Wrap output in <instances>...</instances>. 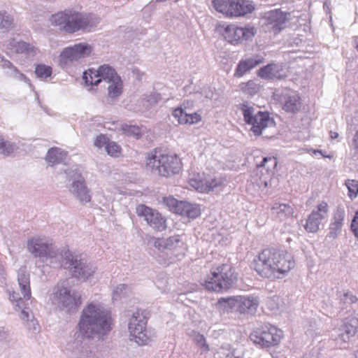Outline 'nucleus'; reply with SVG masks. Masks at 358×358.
I'll list each match as a JSON object with an SVG mask.
<instances>
[{"instance_id": "1", "label": "nucleus", "mask_w": 358, "mask_h": 358, "mask_svg": "<svg viewBox=\"0 0 358 358\" xmlns=\"http://www.w3.org/2000/svg\"><path fill=\"white\" fill-rule=\"evenodd\" d=\"M110 329V314L102 304L92 302L83 309L78 323V331L82 338L103 339Z\"/></svg>"}, {"instance_id": "2", "label": "nucleus", "mask_w": 358, "mask_h": 358, "mask_svg": "<svg viewBox=\"0 0 358 358\" xmlns=\"http://www.w3.org/2000/svg\"><path fill=\"white\" fill-rule=\"evenodd\" d=\"M295 266L294 259L285 250L267 248L262 250L252 263V267L262 277L279 279Z\"/></svg>"}, {"instance_id": "3", "label": "nucleus", "mask_w": 358, "mask_h": 358, "mask_svg": "<svg viewBox=\"0 0 358 358\" xmlns=\"http://www.w3.org/2000/svg\"><path fill=\"white\" fill-rule=\"evenodd\" d=\"M100 22V17L94 13L79 12L70 8L57 12L50 17V22L52 26L69 34L79 31H92Z\"/></svg>"}, {"instance_id": "4", "label": "nucleus", "mask_w": 358, "mask_h": 358, "mask_svg": "<svg viewBox=\"0 0 358 358\" xmlns=\"http://www.w3.org/2000/svg\"><path fill=\"white\" fill-rule=\"evenodd\" d=\"M17 282L18 287L10 294V300L15 310H20V319L27 322L34 318V315L26 303L31 298V289L29 274L24 267L20 268L17 272Z\"/></svg>"}, {"instance_id": "5", "label": "nucleus", "mask_w": 358, "mask_h": 358, "mask_svg": "<svg viewBox=\"0 0 358 358\" xmlns=\"http://www.w3.org/2000/svg\"><path fill=\"white\" fill-rule=\"evenodd\" d=\"M181 166L180 159L176 155L164 154L157 150L148 153L145 159L148 171L164 177L178 173Z\"/></svg>"}, {"instance_id": "6", "label": "nucleus", "mask_w": 358, "mask_h": 358, "mask_svg": "<svg viewBox=\"0 0 358 358\" xmlns=\"http://www.w3.org/2000/svg\"><path fill=\"white\" fill-rule=\"evenodd\" d=\"M236 280V275L231 265L222 264L212 267L202 285L208 291L220 292L229 289Z\"/></svg>"}, {"instance_id": "7", "label": "nucleus", "mask_w": 358, "mask_h": 358, "mask_svg": "<svg viewBox=\"0 0 358 358\" xmlns=\"http://www.w3.org/2000/svg\"><path fill=\"white\" fill-rule=\"evenodd\" d=\"M27 250L35 257L53 266H59L63 259L64 250L58 249L55 245L44 241L40 238H33L27 241Z\"/></svg>"}, {"instance_id": "8", "label": "nucleus", "mask_w": 358, "mask_h": 358, "mask_svg": "<svg viewBox=\"0 0 358 358\" xmlns=\"http://www.w3.org/2000/svg\"><path fill=\"white\" fill-rule=\"evenodd\" d=\"M59 266L70 270L73 277L85 281L93 276L96 267L80 256L73 255L69 250H64L63 259Z\"/></svg>"}, {"instance_id": "9", "label": "nucleus", "mask_w": 358, "mask_h": 358, "mask_svg": "<svg viewBox=\"0 0 358 358\" xmlns=\"http://www.w3.org/2000/svg\"><path fill=\"white\" fill-rule=\"evenodd\" d=\"M239 108L242 111L245 122L252 125L250 130L255 136L261 135L266 127L273 126V120L267 112L255 113V108L248 103L240 104Z\"/></svg>"}, {"instance_id": "10", "label": "nucleus", "mask_w": 358, "mask_h": 358, "mask_svg": "<svg viewBox=\"0 0 358 358\" xmlns=\"http://www.w3.org/2000/svg\"><path fill=\"white\" fill-rule=\"evenodd\" d=\"M154 246L161 252L164 253L170 262H173L175 259L182 257L187 250L185 243L179 235H174L167 238H156Z\"/></svg>"}, {"instance_id": "11", "label": "nucleus", "mask_w": 358, "mask_h": 358, "mask_svg": "<svg viewBox=\"0 0 358 358\" xmlns=\"http://www.w3.org/2000/svg\"><path fill=\"white\" fill-rule=\"evenodd\" d=\"M215 10L229 17H240L252 13L255 6L248 0H213Z\"/></svg>"}, {"instance_id": "12", "label": "nucleus", "mask_w": 358, "mask_h": 358, "mask_svg": "<svg viewBox=\"0 0 358 358\" xmlns=\"http://www.w3.org/2000/svg\"><path fill=\"white\" fill-rule=\"evenodd\" d=\"M53 294L55 303L69 313L75 311L81 303L80 294L76 291L71 292L65 282L57 284Z\"/></svg>"}, {"instance_id": "13", "label": "nucleus", "mask_w": 358, "mask_h": 358, "mask_svg": "<svg viewBox=\"0 0 358 358\" xmlns=\"http://www.w3.org/2000/svg\"><path fill=\"white\" fill-rule=\"evenodd\" d=\"M357 329L358 314L354 312L345 317L341 324L332 330L331 336L337 344L342 345L350 342L356 334Z\"/></svg>"}, {"instance_id": "14", "label": "nucleus", "mask_w": 358, "mask_h": 358, "mask_svg": "<svg viewBox=\"0 0 358 358\" xmlns=\"http://www.w3.org/2000/svg\"><path fill=\"white\" fill-rule=\"evenodd\" d=\"M147 319L143 311L134 312L129 322L128 329L131 337L139 345H144L150 341V337L146 333Z\"/></svg>"}, {"instance_id": "15", "label": "nucleus", "mask_w": 358, "mask_h": 358, "mask_svg": "<svg viewBox=\"0 0 358 358\" xmlns=\"http://www.w3.org/2000/svg\"><path fill=\"white\" fill-rule=\"evenodd\" d=\"M291 20V13L280 9H274L264 13V24L266 28L274 34H279L287 25Z\"/></svg>"}, {"instance_id": "16", "label": "nucleus", "mask_w": 358, "mask_h": 358, "mask_svg": "<svg viewBox=\"0 0 358 358\" xmlns=\"http://www.w3.org/2000/svg\"><path fill=\"white\" fill-rule=\"evenodd\" d=\"M69 178V192L73 196L77 199L80 203H88L91 200L90 191L86 186L85 178L77 171H70L67 173Z\"/></svg>"}, {"instance_id": "17", "label": "nucleus", "mask_w": 358, "mask_h": 358, "mask_svg": "<svg viewBox=\"0 0 358 358\" xmlns=\"http://www.w3.org/2000/svg\"><path fill=\"white\" fill-rule=\"evenodd\" d=\"M136 213L153 229L159 231L166 229V219L157 210L144 204H138L136 207Z\"/></svg>"}, {"instance_id": "18", "label": "nucleus", "mask_w": 358, "mask_h": 358, "mask_svg": "<svg viewBox=\"0 0 358 358\" xmlns=\"http://www.w3.org/2000/svg\"><path fill=\"white\" fill-rule=\"evenodd\" d=\"M115 76H118L117 73L108 64L101 65L97 69H90L83 73V80L87 85H97L102 80L108 83Z\"/></svg>"}, {"instance_id": "19", "label": "nucleus", "mask_w": 358, "mask_h": 358, "mask_svg": "<svg viewBox=\"0 0 358 358\" xmlns=\"http://www.w3.org/2000/svg\"><path fill=\"white\" fill-rule=\"evenodd\" d=\"M282 336L281 330L275 327H266L265 329L250 334V340L262 347L268 348L278 344Z\"/></svg>"}, {"instance_id": "20", "label": "nucleus", "mask_w": 358, "mask_h": 358, "mask_svg": "<svg viewBox=\"0 0 358 358\" xmlns=\"http://www.w3.org/2000/svg\"><path fill=\"white\" fill-rule=\"evenodd\" d=\"M257 33L256 29L252 26L239 27L235 24L227 25L222 32L226 41L231 43L241 42L252 39Z\"/></svg>"}, {"instance_id": "21", "label": "nucleus", "mask_w": 358, "mask_h": 358, "mask_svg": "<svg viewBox=\"0 0 358 358\" xmlns=\"http://www.w3.org/2000/svg\"><path fill=\"white\" fill-rule=\"evenodd\" d=\"M92 50V47L88 43H80L64 48L60 53V60L64 64L78 61L90 56Z\"/></svg>"}, {"instance_id": "22", "label": "nucleus", "mask_w": 358, "mask_h": 358, "mask_svg": "<svg viewBox=\"0 0 358 358\" xmlns=\"http://www.w3.org/2000/svg\"><path fill=\"white\" fill-rule=\"evenodd\" d=\"M276 96L282 109L287 113H296L301 108L302 102L299 94L293 90L285 89Z\"/></svg>"}, {"instance_id": "23", "label": "nucleus", "mask_w": 358, "mask_h": 358, "mask_svg": "<svg viewBox=\"0 0 358 358\" xmlns=\"http://www.w3.org/2000/svg\"><path fill=\"white\" fill-rule=\"evenodd\" d=\"M257 297L250 296H238L237 311L240 313L254 314L259 306Z\"/></svg>"}, {"instance_id": "24", "label": "nucleus", "mask_w": 358, "mask_h": 358, "mask_svg": "<svg viewBox=\"0 0 358 358\" xmlns=\"http://www.w3.org/2000/svg\"><path fill=\"white\" fill-rule=\"evenodd\" d=\"M345 216V210L343 208L338 206L334 213L333 217L329 225V237L335 238L338 236L343 226Z\"/></svg>"}, {"instance_id": "25", "label": "nucleus", "mask_w": 358, "mask_h": 358, "mask_svg": "<svg viewBox=\"0 0 358 358\" xmlns=\"http://www.w3.org/2000/svg\"><path fill=\"white\" fill-rule=\"evenodd\" d=\"M259 76L267 80L282 79L285 77L281 66L277 64H268L261 68L258 73Z\"/></svg>"}, {"instance_id": "26", "label": "nucleus", "mask_w": 358, "mask_h": 358, "mask_svg": "<svg viewBox=\"0 0 358 358\" xmlns=\"http://www.w3.org/2000/svg\"><path fill=\"white\" fill-rule=\"evenodd\" d=\"M271 212L273 215L280 220H284L288 217H292L294 210L288 203L275 202L271 207Z\"/></svg>"}, {"instance_id": "27", "label": "nucleus", "mask_w": 358, "mask_h": 358, "mask_svg": "<svg viewBox=\"0 0 358 358\" xmlns=\"http://www.w3.org/2000/svg\"><path fill=\"white\" fill-rule=\"evenodd\" d=\"M205 179L203 174L192 171L189 173L187 182L196 191L206 193L209 192V189L205 186Z\"/></svg>"}, {"instance_id": "28", "label": "nucleus", "mask_w": 358, "mask_h": 358, "mask_svg": "<svg viewBox=\"0 0 358 358\" xmlns=\"http://www.w3.org/2000/svg\"><path fill=\"white\" fill-rule=\"evenodd\" d=\"M178 214L194 219L200 215L201 210L195 203L181 201L178 206Z\"/></svg>"}, {"instance_id": "29", "label": "nucleus", "mask_w": 358, "mask_h": 358, "mask_svg": "<svg viewBox=\"0 0 358 358\" xmlns=\"http://www.w3.org/2000/svg\"><path fill=\"white\" fill-rule=\"evenodd\" d=\"M238 296L227 298H220L215 304L216 308L223 312L232 310L237 311Z\"/></svg>"}, {"instance_id": "30", "label": "nucleus", "mask_w": 358, "mask_h": 358, "mask_svg": "<svg viewBox=\"0 0 358 358\" xmlns=\"http://www.w3.org/2000/svg\"><path fill=\"white\" fill-rule=\"evenodd\" d=\"M66 152L58 148H50L46 155V161L53 165L62 162L66 157Z\"/></svg>"}, {"instance_id": "31", "label": "nucleus", "mask_w": 358, "mask_h": 358, "mask_svg": "<svg viewBox=\"0 0 358 358\" xmlns=\"http://www.w3.org/2000/svg\"><path fill=\"white\" fill-rule=\"evenodd\" d=\"M108 83V94L110 97L116 98L122 94V83L119 76H115V78Z\"/></svg>"}, {"instance_id": "32", "label": "nucleus", "mask_w": 358, "mask_h": 358, "mask_svg": "<svg viewBox=\"0 0 358 358\" xmlns=\"http://www.w3.org/2000/svg\"><path fill=\"white\" fill-rule=\"evenodd\" d=\"M262 85L257 80H251L242 83L239 85L240 90L245 94L252 96L259 92Z\"/></svg>"}, {"instance_id": "33", "label": "nucleus", "mask_w": 358, "mask_h": 358, "mask_svg": "<svg viewBox=\"0 0 358 358\" xmlns=\"http://www.w3.org/2000/svg\"><path fill=\"white\" fill-rule=\"evenodd\" d=\"M74 344V352L78 354L80 358H90L92 357V352L87 342L77 341Z\"/></svg>"}, {"instance_id": "34", "label": "nucleus", "mask_w": 358, "mask_h": 358, "mask_svg": "<svg viewBox=\"0 0 358 358\" xmlns=\"http://www.w3.org/2000/svg\"><path fill=\"white\" fill-rule=\"evenodd\" d=\"M329 213V206L327 202L322 201L317 205L311 214L321 222L326 219Z\"/></svg>"}, {"instance_id": "35", "label": "nucleus", "mask_w": 358, "mask_h": 358, "mask_svg": "<svg viewBox=\"0 0 358 358\" xmlns=\"http://www.w3.org/2000/svg\"><path fill=\"white\" fill-rule=\"evenodd\" d=\"M193 341L195 344L199 348L201 354L207 353L209 352L210 348L206 343V338L203 334L198 332L193 333Z\"/></svg>"}, {"instance_id": "36", "label": "nucleus", "mask_w": 358, "mask_h": 358, "mask_svg": "<svg viewBox=\"0 0 358 358\" xmlns=\"http://www.w3.org/2000/svg\"><path fill=\"white\" fill-rule=\"evenodd\" d=\"M17 149V145L0 136V153L4 155H10Z\"/></svg>"}, {"instance_id": "37", "label": "nucleus", "mask_w": 358, "mask_h": 358, "mask_svg": "<svg viewBox=\"0 0 358 358\" xmlns=\"http://www.w3.org/2000/svg\"><path fill=\"white\" fill-rule=\"evenodd\" d=\"M13 18L6 11H0V29L8 31L13 27Z\"/></svg>"}, {"instance_id": "38", "label": "nucleus", "mask_w": 358, "mask_h": 358, "mask_svg": "<svg viewBox=\"0 0 358 358\" xmlns=\"http://www.w3.org/2000/svg\"><path fill=\"white\" fill-rule=\"evenodd\" d=\"M321 223L322 222L320 220L310 214L306 220L304 227L308 232L315 233L319 230Z\"/></svg>"}, {"instance_id": "39", "label": "nucleus", "mask_w": 358, "mask_h": 358, "mask_svg": "<svg viewBox=\"0 0 358 358\" xmlns=\"http://www.w3.org/2000/svg\"><path fill=\"white\" fill-rule=\"evenodd\" d=\"M122 130L127 136L138 138L141 136V129L136 125L124 124L122 126Z\"/></svg>"}, {"instance_id": "40", "label": "nucleus", "mask_w": 358, "mask_h": 358, "mask_svg": "<svg viewBox=\"0 0 358 358\" xmlns=\"http://www.w3.org/2000/svg\"><path fill=\"white\" fill-rule=\"evenodd\" d=\"M35 73L37 77L45 79L51 76L52 69L44 64H39L36 66Z\"/></svg>"}, {"instance_id": "41", "label": "nucleus", "mask_w": 358, "mask_h": 358, "mask_svg": "<svg viewBox=\"0 0 358 358\" xmlns=\"http://www.w3.org/2000/svg\"><path fill=\"white\" fill-rule=\"evenodd\" d=\"M105 149L107 153L112 157H119L121 153L120 146L114 141H109Z\"/></svg>"}, {"instance_id": "42", "label": "nucleus", "mask_w": 358, "mask_h": 358, "mask_svg": "<svg viewBox=\"0 0 358 358\" xmlns=\"http://www.w3.org/2000/svg\"><path fill=\"white\" fill-rule=\"evenodd\" d=\"M172 115L177 120L179 124H187L188 120L186 119L187 113L184 111V109L182 107L175 108Z\"/></svg>"}, {"instance_id": "43", "label": "nucleus", "mask_w": 358, "mask_h": 358, "mask_svg": "<svg viewBox=\"0 0 358 358\" xmlns=\"http://www.w3.org/2000/svg\"><path fill=\"white\" fill-rule=\"evenodd\" d=\"M345 185L348 189V194L351 199L357 196L358 194V181L355 180H347Z\"/></svg>"}, {"instance_id": "44", "label": "nucleus", "mask_w": 358, "mask_h": 358, "mask_svg": "<svg viewBox=\"0 0 358 358\" xmlns=\"http://www.w3.org/2000/svg\"><path fill=\"white\" fill-rule=\"evenodd\" d=\"M196 96H199V99L202 102H205L208 100H211L213 98L214 92L210 87H203L199 93H196Z\"/></svg>"}, {"instance_id": "45", "label": "nucleus", "mask_w": 358, "mask_h": 358, "mask_svg": "<svg viewBox=\"0 0 358 358\" xmlns=\"http://www.w3.org/2000/svg\"><path fill=\"white\" fill-rule=\"evenodd\" d=\"M251 69L248 65L245 60H241L239 62L234 73V76L241 78L248 71H250Z\"/></svg>"}, {"instance_id": "46", "label": "nucleus", "mask_w": 358, "mask_h": 358, "mask_svg": "<svg viewBox=\"0 0 358 358\" xmlns=\"http://www.w3.org/2000/svg\"><path fill=\"white\" fill-rule=\"evenodd\" d=\"M163 202L169 208L171 211H173V213L178 214V208L179 204L180 203V201H178L172 196H169L164 198Z\"/></svg>"}, {"instance_id": "47", "label": "nucleus", "mask_w": 358, "mask_h": 358, "mask_svg": "<svg viewBox=\"0 0 358 358\" xmlns=\"http://www.w3.org/2000/svg\"><path fill=\"white\" fill-rule=\"evenodd\" d=\"M8 75L16 80L22 81L28 85H30V80L27 76L22 73L20 72L17 68H13L10 71L7 72Z\"/></svg>"}, {"instance_id": "48", "label": "nucleus", "mask_w": 358, "mask_h": 358, "mask_svg": "<svg viewBox=\"0 0 358 358\" xmlns=\"http://www.w3.org/2000/svg\"><path fill=\"white\" fill-rule=\"evenodd\" d=\"M222 184V180L218 178H209L205 179V186H208L207 187L210 191L214 190L216 187L221 186Z\"/></svg>"}, {"instance_id": "49", "label": "nucleus", "mask_w": 358, "mask_h": 358, "mask_svg": "<svg viewBox=\"0 0 358 358\" xmlns=\"http://www.w3.org/2000/svg\"><path fill=\"white\" fill-rule=\"evenodd\" d=\"M129 289V287L125 284L117 285L113 290V298L117 299V297H120L127 294Z\"/></svg>"}, {"instance_id": "50", "label": "nucleus", "mask_w": 358, "mask_h": 358, "mask_svg": "<svg viewBox=\"0 0 358 358\" xmlns=\"http://www.w3.org/2000/svg\"><path fill=\"white\" fill-rule=\"evenodd\" d=\"M277 165V162L275 158L273 157H264L261 162L260 164L258 165L259 167H264L268 170L271 166L274 168Z\"/></svg>"}, {"instance_id": "51", "label": "nucleus", "mask_w": 358, "mask_h": 358, "mask_svg": "<svg viewBox=\"0 0 358 358\" xmlns=\"http://www.w3.org/2000/svg\"><path fill=\"white\" fill-rule=\"evenodd\" d=\"M108 142L109 140L106 135L99 134L96 137L94 142V145L98 148H101L103 146L106 147Z\"/></svg>"}, {"instance_id": "52", "label": "nucleus", "mask_w": 358, "mask_h": 358, "mask_svg": "<svg viewBox=\"0 0 358 358\" xmlns=\"http://www.w3.org/2000/svg\"><path fill=\"white\" fill-rule=\"evenodd\" d=\"M248 65L251 69L263 63L264 58L262 56L256 55L253 57L245 59Z\"/></svg>"}, {"instance_id": "53", "label": "nucleus", "mask_w": 358, "mask_h": 358, "mask_svg": "<svg viewBox=\"0 0 358 358\" xmlns=\"http://www.w3.org/2000/svg\"><path fill=\"white\" fill-rule=\"evenodd\" d=\"M341 301L345 303L352 304L356 303L358 301V299L351 292H346L341 296Z\"/></svg>"}, {"instance_id": "54", "label": "nucleus", "mask_w": 358, "mask_h": 358, "mask_svg": "<svg viewBox=\"0 0 358 358\" xmlns=\"http://www.w3.org/2000/svg\"><path fill=\"white\" fill-rule=\"evenodd\" d=\"M27 329L34 334H38L40 331V327L34 317L26 322Z\"/></svg>"}, {"instance_id": "55", "label": "nucleus", "mask_w": 358, "mask_h": 358, "mask_svg": "<svg viewBox=\"0 0 358 358\" xmlns=\"http://www.w3.org/2000/svg\"><path fill=\"white\" fill-rule=\"evenodd\" d=\"M15 48V51L17 53H22L24 52H28L29 50V44L24 42V41H19L17 42L15 45H13Z\"/></svg>"}, {"instance_id": "56", "label": "nucleus", "mask_w": 358, "mask_h": 358, "mask_svg": "<svg viewBox=\"0 0 358 358\" xmlns=\"http://www.w3.org/2000/svg\"><path fill=\"white\" fill-rule=\"evenodd\" d=\"M186 119L188 120L187 124H195L201 120V116L196 113L192 114H188Z\"/></svg>"}, {"instance_id": "57", "label": "nucleus", "mask_w": 358, "mask_h": 358, "mask_svg": "<svg viewBox=\"0 0 358 358\" xmlns=\"http://www.w3.org/2000/svg\"><path fill=\"white\" fill-rule=\"evenodd\" d=\"M351 229L354 235L358 238V211L356 213L355 216L352 221Z\"/></svg>"}, {"instance_id": "58", "label": "nucleus", "mask_w": 358, "mask_h": 358, "mask_svg": "<svg viewBox=\"0 0 358 358\" xmlns=\"http://www.w3.org/2000/svg\"><path fill=\"white\" fill-rule=\"evenodd\" d=\"M1 66L3 69H9L10 71L11 70H13V68H16L15 66H14L13 65V64L8 61V60H3L2 61V64H1Z\"/></svg>"}, {"instance_id": "59", "label": "nucleus", "mask_w": 358, "mask_h": 358, "mask_svg": "<svg viewBox=\"0 0 358 358\" xmlns=\"http://www.w3.org/2000/svg\"><path fill=\"white\" fill-rule=\"evenodd\" d=\"M354 148L358 151V131L356 132L353 139Z\"/></svg>"}, {"instance_id": "60", "label": "nucleus", "mask_w": 358, "mask_h": 358, "mask_svg": "<svg viewBox=\"0 0 358 358\" xmlns=\"http://www.w3.org/2000/svg\"><path fill=\"white\" fill-rule=\"evenodd\" d=\"M193 101L190 100H186L182 103V106L185 109L192 107Z\"/></svg>"}, {"instance_id": "61", "label": "nucleus", "mask_w": 358, "mask_h": 358, "mask_svg": "<svg viewBox=\"0 0 358 358\" xmlns=\"http://www.w3.org/2000/svg\"><path fill=\"white\" fill-rule=\"evenodd\" d=\"M8 332L5 331L4 329H0V340L3 341L7 338L8 336Z\"/></svg>"}, {"instance_id": "62", "label": "nucleus", "mask_w": 358, "mask_h": 358, "mask_svg": "<svg viewBox=\"0 0 358 358\" xmlns=\"http://www.w3.org/2000/svg\"><path fill=\"white\" fill-rule=\"evenodd\" d=\"M330 136H331V138L335 139V138H338V134L337 132H335V131H331L330 132Z\"/></svg>"}, {"instance_id": "63", "label": "nucleus", "mask_w": 358, "mask_h": 358, "mask_svg": "<svg viewBox=\"0 0 358 358\" xmlns=\"http://www.w3.org/2000/svg\"><path fill=\"white\" fill-rule=\"evenodd\" d=\"M166 0H156V1L157 2H164V1H166Z\"/></svg>"}, {"instance_id": "64", "label": "nucleus", "mask_w": 358, "mask_h": 358, "mask_svg": "<svg viewBox=\"0 0 358 358\" xmlns=\"http://www.w3.org/2000/svg\"><path fill=\"white\" fill-rule=\"evenodd\" d=\"M357 50H358V43L357 44V46H356Z\"/></svg>"}]
</instances>
